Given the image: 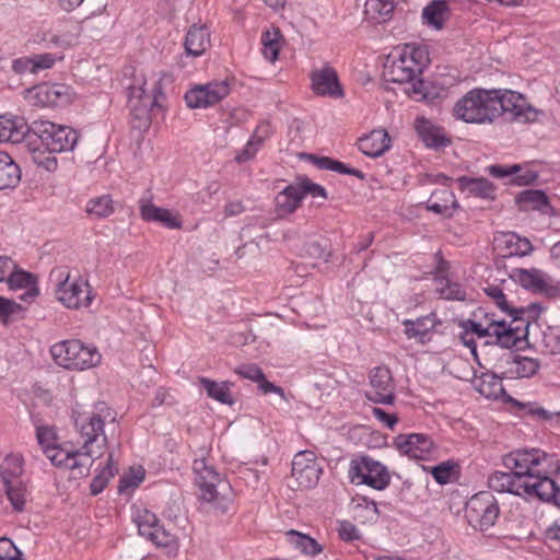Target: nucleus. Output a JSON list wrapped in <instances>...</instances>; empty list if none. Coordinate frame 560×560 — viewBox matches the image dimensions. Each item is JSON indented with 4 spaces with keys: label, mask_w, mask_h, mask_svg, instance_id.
I'll use <instances>...</instances> for the list:
<instances>
[{
    "label": "nucleus",
    "mask_w": 560,
    "mask_h": 560,
    "mask_svg": "<svg viewBox=\"0 0 560 560\" xmlns=\"http://www.w3.org/2000/svg\"><path fill=\"white\" fill-rule=\"evenodd\" d=\"M46 457L57 467H65L72 471L74 478L89 476L93 460L84 456L82 451H67L57 445H48L44 448Z\"/></svg>",
    "instance_id": "ddd939ff"
},
{
    "label": "nucleus",
    "mask_w": 560,
    "mask_h": 560,
    "mask_svg": "<svg viewBox=\"0 0 560 560\" xmlns=\"http://www.w3.org/2000/svg\"><path fill=\"white\" fill-rule=\"evenodd\" d=\"M457 183L460 190L467 191L476 197L485 199H494L495 197V187L487 178L462 176L457 179Z\"/></svg>",
    "instance_id": "c756f323"
},
{
    "label": "nucleus",
    "mask_w": 560,
    "mask_h": 560,
    "mask_svg": "<svg viewBox=\"0 0 560 560\" xmlns=\"http://www.w3.org/2000/svg\"><path fill=\"white\" fill-rule=\"evenodd\" d=\"M511 278L524 289L534 293H542L549 289L546 275L539 269H513Z\"/></svg>",
    "instance_id": "bb28decb"
},
{
    "label": "nucleus",
    "mask_w": 560,
    "mask_h": 560,
    "mask_svg": "<svg viewBox=\"0 0 560 560\" xmlns=\"http://www.w3.org/2000/svg\"><path fill=\"white\" fill-rule=\"evenodd\" d=\"M323 467L312 451H301L292 460V477L298 487L313 488L318 483Z\"/></svg>",
    "instance_id": "4468645a"
},
{
    "label": "nucleus",
    "mask_w": 560,
    "mask_h": 560,
    "mask_svg": "<svg viewBox=\"0 0 560 560\" xmlns=\"http://www.w3.org/2000/svg\"><path fill=\"white\" fill-rule=\"evenodd\" d=\"M310 79L312 90L316 95L340 98L343 96V89L339 82L337 71L329 65L311 72Z\"/></svg>",
    "instance_id": "6ab92c4d"
},
{
    "label": "nucleus",
    "mask_w": 560,
    "mask_h": 560,
    "mask_svg": "<svg viewBox=\"0 0 560 560\" xmlns=\"http://www.w3.org/2000/svg\"><path fill=\"white\" fill-rule=\"evenodd\" d=\"M196 485L200 491V500L211 504L221 513L228 512L232 498L231 487L214 465L206 457L196 458L192 463Z\"/></svg>",
    "instance_id": "7ed1b4c3"
},
{
    "label": "nucleus",
    "mask_w": 560,
    "mask_h": 560,
    "mask_svg": "<svg viewBox=\"0 0 560 560\" xmlns=\"http://www.w3.org/2000/svg\"><path fill=\"white\" fill-rule=\"evenodd\" d=\"M458 474V465L453 460H446L431 468V475L439 485L451 482Z\"/></svg>",
    "instance_id": "de8ad7c7"
},
{
    "label": "nucleus",
    "mask_w": 560,
    "mask_h": 560,
    "mask_svg": "<svg viewBox=\"0 0 560 560\" xmlns=\"http://www.w3.org/2000/svg\"><path fill=\"white\" fill-rule=\"evenodd\" d=\"M511 317L510 322H506V326H510L511 328H520L523 330V334L521 332L520 338L516 340L515 346L517 347L518 343L527 339L528 331H529V325L526 323L525 317H522L520 314H508Z\"/></svg>",
    "instance_id": "bf43d9fd"
},
{
    "label": "nucleus",
    "mask_w": 560,
    "mask_h": 560,
    "mask_svg": "<svg viewBox=\"0 0 560 560\" xmlns=\"http://www.w3.org/2000/svg\"><path fill=\"white\" fill-rule=\"evenodd\" d=\"M514 475L515 478L512 480L510 493L518 497H530V478L515 471Z\"/></svg>",
    "instance_id": "5fc2aeb1"
},
{
    "label": "nucleus",
    "mask_w": 560,
    "mask_h": 560,
    "mask_svg": "<svg viewBox=\"0 0 560 560\" xmlns=\"http://www.w3.org/2000/svg\"><path fill=\"white\" fill-rule=\"evenodd\" d=\"M32 133L38 137L42 144L50 153L73 151L79 133L66 125H57L48 120H35L31 125Z\"/></svg>",
    "instance_id": "0eeeda50"
},
{
    "label": "nucleus",
    "mask_w": 560,
    "mask_h": 560,
    "mask_svg": "<svg viewBox=\"0 0 560 560\" xmlns=\"http://www.w3.org/2000/svg\"><path fill=\"white\" fill-rule=\"evenodd\" d=\"M55 57L51 54H39L31 58L32 61V73H36L39 70L49 69L55 63Z\"/></svg>",
    "instance_id": "680f3d73"
},
{
    "label": "nucleus",
    "mask_w": 560,
    "mask_h": 560,
    "mask_svg": "<svg viewBox=\"0 0 560 560\" xmlns=\"http://www.w3.org/2000/svg\"><path fill=\"white\" fill-rule=\"evenodd\" d=\"M50 353L59 366L68 370L83 371L101 362V354L95 347L85 346L77 339L55 343Z\"/></svg>",
    "instance_id": "39448f33"
},
{
    "label": "nucleus",
    "mask_w": 560,
    "mask_h": 560,
    "mask_svg": "<svg viewBox=\"0 0 560 560\" xmlns=\"http://www.w3.org/2000/svg\"><path fill=\"white\" fill-rule=\"evenodd\" d=\"M513 478H515V475L512 470H510V472L494 471L489 476L488 485L497 492L510 493L512 480H514Z\"/></svg>",
    "instance_id": "8fccbe9b"
},
{
    "label": "nucleus",
    "mask_w": 560,
    "mask_h": 560,
    "mask_svg": "<svg viewBox=\"0 0 560 560\" xmlns=\"http://www.w3.org/2000/svg\"><path fill=\"white\" fill-rule=\"evenodd\" d=\"M144 472L141 469L132 471V476H124L119 480L118 491L122 492L128 488H136L143 480Z\"/></svg>",
    "instance_id": "e2e57ef3"
},
{
    "label": "nucleus",
    "mask_w": 560,
    "mask_h": 560,
    "mask_svg": "<svg viewBox=\"0 0 560 560\" xmlns=\"http://www.w3.org/2000/svg\"><path fill=\"white\" fill-rule=\"evenodd\" d=\"M390 137L384 129H376L361 137L358 141L359 150L366 156L378 158L390 148Z\"/></svg>",
    "instance_id": "b1692460"
},
{
    "label": "nucleus",
    "mask_w": 560,
    "mask_h": 560,
    "mask_svg": "<svg viewBox=\"0 0 560 560\" xmlns=\"http://www.w3.org/2000/svg\"><path fill=\"white\" fill-rule=\"evenodd\" d=\"M419 138L431 149H443L451 144V139L445 135L441 127L433 125L424 117H418L415 122Z\"/></svg>",
    "instance_id": "5701e85b"
},
{
    "label": "nucleus",
    "mask_w": 560,
    "mask_h": 560,
    "mask_svg": "<svg viewBox=\"0 0 560 560\" xmlns=\"http://www.w3.org/2000/svg\"><path fill=\"white\" fill-rule=\"evenodd\" d=\"M295 186L301 195V198L303 199L306 195H311L312 197H323L324 199L327 198V191L326 189L316 184L313 183L308 177H299L295 182Z\"/></svg>",
    "instance_id": "3c124183"
},
{
    "label": "nucleus",
    "mask_w": 560,
    "mask_h": 560,
    "mask_svg": "<svg viewBox=\"0 0 560 560\" xmlns=\"http://www.w3.org/2000/svg\"><path fill=\"white\" fill-rule=\"evenodd\" d=\"M438 324L439 320L434 313L420 316L416 319H404V334L408 339H412L420 345H425L431 340V332Z\"/></svg>",
    "instance_id": "4be33fe9"
},
{
    "label": "nucleus",
    "mask_w": 560,
    "mask_h": 560,
    "mask_svg": "<svg viewBox=\"0 0 560 560\" xmlns=\"http://www.w3.org/2000/svg\"><path fill=\"white\" fill-rule=\"evenodd\" d=\"M0 560H23L22 552L9 538H0Z\"/></svg>",
    "instance_id": "13d9d810"
},
{
    "label": "nucleus",
    "mask_w": 560,
    "mask_h": 560,
    "mask_svg": "<svg viewBox=\"0 0 560 560\" xmlns=\"http://www.w3.org/2000/svg\"><path fill=\"white\" fill-rule=\"evenodd\" d=\"M21 180V170L12 158L0 152V190L14 188Z\"/></svg>",
    "instance_id": "c9c22d12"
},
{
    "label": "nucleus",
    "mask_w": 560,
    "mask_h": 560,
    "mask_svg": "<svg viewBox=\"0 0 560 560\" xmlns=\"http://www.w3.org/2000/svg\"><path fill=\"white\" fill-rule=\"evenodd\" d=\"M51 277L56 278V298L68 308L86 307L91 304L92 296L88 281L81 277L71 278L67 267H59L51 271Z\"/></svg>",
    "instance_id": "423d86ee"
},
{
    "label": "nucleus",
    "mask_w": 560,
    "mask_h": 560,
    "mask_svg": "<svg viewBox=\"0 0 560 560\" xmlns=\"http://www.w3.org/2000/svg\"><path fill=\"white\" fill-rule=\"evenodd\" d=\"M85 211L97 219L108 218L115 212V201L110 195H102L90 199Z\"/></svg>",
    "instance_id": "37998d69"
},
{
    "label": "nucleus",
    "mask_w": 560,
    "mask_h": 560,
    "mask_svg": "<svg viewBox=\"0 0 560 560\" xmlns=\"http://www.w3.org/2000/svg\"><path fill=\"white\" fill-rule=\"evenodd\" d=\"M493 90V105L500 116H506L511 121L532 122L537 119L538 112L530 106L518 92L504 89Z\"/></svg>",
    "instance_id": "1a4fd4ad"
},
{
    "label": "nucleus",
    "mask_w": 560,
    "mask_h": 560,
    "mask_svg": "<svg viewBox=\"0 0 560 560\" xmlns=\"http://www.w3.org/2000/svg\"><path fill=\"white\" fill-rule=\"evenodd\" d=\"M30 132L31 126L23 118L0 116V142L19 143Z\"/></svg>",
    "instance_id": "a878e982"
},
{
    "label": "nucleus",
    "mask_w": 560,
    "mask_h": 560,
    "mask_svg": "<svg viewBox=\"0 0 560 560\" xmlns=\"http://www.w3.org/2000/svg\"><path fill=\"white\" fill-rule=\"evenodd\" d=\"M397 0H366L364 15L369 22L382 23L390 19Z\"/></svg>",
    "instance_id": "2f4dec72"
},
{
    "label": "nucleus",
    "mask_w": 560,
    "mask_h": 560,
    "mask_svg": "<svg viewBox=\"0 0 560 560\" xmlns=\"http://www.w3.org/2000/svg\"><path fill=\"white\" fill-rule=\"evenodd\" d=\"M285 539L296 550L307 556H316L323 551V547L317 540L294 529L285 533Z\"/></svg>",
    "instance_id": "4c0bfd02"
},
{
    "label": "nucleus",
    "mask_w": 560,
    "mask_h": 560,
    "mask_svg": "<svg viewBox=\"0 0 560 560\" xmlns=\"http://www.w3.org/2000/svg\"><path fill=\"white\" fill-rule=\"evenodd\" d=\"M140 214L144 221L160 222L168 229H180L182 222L165 208L156 207L151 202L140 201Z\"/></svg>",
    "instance_id": "cd10ccee"
},
{
    "label": "nucleus",
    "mask_w": 560,
    "mask_h": 560,
    "mask_svg": "<svg viewBox=\"0 0 560 560\" xmlns=\"http://www.w3.org/2000/svg\"><path fill=\"white\" fill-rule=\"evenodd\" d=\"M308 160L313 162L315 166H317L319 170H329L334 171L340 174H347L355 176L360 179H364L365 175L362 171L358 168L350 167L346 165L345 163L334 160L328 156H316L314 154L307 155Z\"/></svg>",
    "instance_id": "58836bf2"
},
{
    "label": "nucleus",
    "mask_w": 560,
    "mask_h": 560,
    "mask_svg": "<svg viewBox=\"0 0 560 560\" xmlns=\"http://www.w3.org/2000/svg\"><path fill=\"white\" fill-rule=\"evenodd\" d=\"M542 310L544 307L539 303H530L527 306L513 307L510 314H520L522 317H525L526 323L530 326L532 322L537 320Z\"/></svg>",
    "instance_id": "6e6d98bb"
},
{
    "label": "nucleus",
    "mask_w": 560,
    "mask_h": 560,
    "mask_svg": "<svg viewBox=\"0 0 560 560\" xmlns=\"http://www.w3.org/2000/svg\"><path fill=\"white\" fill-rule=\"evenodd\" d=\"M138 532L159 547H170L175 542V536L160 525L155 514L148 510L139 511L135 517Z\"/></svg>",
    "instance_id": "f3484780"
},
{
    "label": "nucleus",
    "mask_w": 560,
    "mask_h": 560,
    "mask_svg": "<svg viewBox=\"0 0 560 560\" xmlns=\"http://www.w3.org/2000/svg\"><path fill=\"white\" fill-rule=\"evenodd\" d=\"M509 362L513 364V368L510 370V372L520 378L532 377L540 369V362L538 359L520 354L511 355V361Z\"/></svg>",
    "instance_id": "79ce46f5"
},
{
    "label": "nucleus",
    "mask_w": 560,
    "mask_h": 560,
    "mask_svg": "<svg viewBox=\"0 0 560 560\" xmlns=\"http://www.w3.org/2000/svg\"><path fill=\"white\" fill-rule=\"evenodd\" d=\"M235 373L241 377L250 380L255 383L262 378V375L265 374L256 364H243L235 370Z\"/></svg>",
    "instance_id": "052dcab7"
},
{
    "label": "nucleus",
    "mask_w": 560,
    "mask_h": 560,
    "mask_svg": "<svg viewBox=\"0 0 560 560\" xmlns=\"http://www.w3.org/2000/svg\"><path fill=\"white\" fill-rule=\"evenodd\" d=\"M4 491L8 500L12 508L16 512L24 511L25 503L27 501V489L22 480H15L13 482L3 483Z\"/></svg>",
    "instance_id": "a18cd8bd"
},
{
    "label": "nucleus",
    "mask_w": 560,
    "mask_h": 560,
    "mask_svg": "<svg viewBox=\"0 0 560 560\" xmlns=\"http://www.w3.org/2000/svg\"><path fill=\"white\" fill-rule=\"evenodd\" d=\"M429 62L425 46L406 44L389 56L384 67V77L394 83H409L410 88L406 90L409 95L424 97V81L420 77Z\"/></svg>",
    "instance_id": "f257e3e1"
},
{
    "label": "nucleus",
    "mask_w": 560,
    "mask_h": 560,
    "mask_svg": "<svg viewBox=\"0 0 560 560\" xmlns=\"http://www.w3.org/2000/svg\"><path fill=\"white\" fill-rule=\"evenodd\" d=\"M302 201L301 195L294 184L287 186L276 197V210L279 217L293 213Z\"/></svg>",
    "instance_id": "f704fd0d"
},
{
    "label": "nucleus",
    "mask_w": 560,
    "mask_h": 560,
    "mask_svg": "<svg viewBox=\"0 0 560 560\" xmlns=\"http://www.w3.org/2000/svg\"><path fill=\"white\" fill-rule=\"evenodd\" d=\"M107 419L115 420V417L104 401L96 402L91 412L78 413L74 417V425L82 440L80 450L93 462L102 457L106 448L104 423Z\"/></svg>",
    "instance_id": "f03ea898"
},
{
    "label": "nucleus",
    "mask_w": 560,
    "mask_h": 560,
    "mask_svg": "<svg viewBox=\"0 0 560 560\" xmlns=\"http://www.w3.org/2000/svg\"><path fill=\"white\" fill-rule=\"evenodd\" d=\"M486 294L491 298L497 306L503 311L506 314H510V311L513 310L512 306H510L505 294L503 293L502 289L498 285H491L485 289Z\"/></svg>",
    "instance_id": "4d7b16f0"
},
{
    "label": "nucleus",
    "mask_w": 560,
    "mask_h": 560,
    "mask_svg": "<svg viewBox=\"0 0 560 560\" xmlns=\"http://www.w3.org/2000/svg\"><path fill=\"white\" fill-rule=\"evenodd\" d=\"M112 463L113 456L110 454L107 458L106 467H104L102 471L93 478L90 485L91 493L93 495L101 493L107 486L109 479L114 476Z\"/></svg>",
    "instance_id": "603ef678"
},
{
    "label": "nucleus",
    "mask_w": 560,
    "mask_h": 560,
    "mask_svg": "<svg viewBox=\"0 0 560 560\" xmlns=\"http://www.w3.org/2000/svg\"><path fill=\"white\" fill-rule=\"evenodd\" d=\"M230 93L226 81H213L203 85H197L185 94V101L190 108H206L213 106Z\"/></svg>",
    "instance_id": "2eb2a0df"
},
{
    "label": "nucleus",
    "mask_w": 560,
    "mask_h": 560,
    "mask_svg": "<svg viewBox=\"0 0 560 560\" xmlns=\"http://www.w3.org/2000/svg\"><path fill=\"white\" fill-rule=\"evenodd\" d=\"M23 459L19 455H8L0 465V477L3 483L21 480Z\"/></svg>",
    "instance_id": "49530a36"
},
{
    "label": "nucleus",
    "mask_w": 560,
    "mask_h": 560,
    "mask_svg": "<svg viewBox=\"0 0 560 560\" xmlns=\"http://www.w3.org/2000/svg\"><path fill=\"white\" fill-rule=\"evenodd\" d=\"M130 125L139 132L145 131L151 126V112L158 105V95L153 98L143 86L131 85L129 88Z\"/></svg>",
    "instance_id": "9b49d317"
},
{
    "label": "nucleus",
    "mask_w": 560,
    "mask_h": 560,
    "mask_svg": "<svg viewBox=\"0 0 560 560\" xmlns=\"http://www.w3.org/2000/svg\"><path fill=\"white\" fill-rule=\"evenodd\" d=\"M199 384L210 398L229 406L234 404V398L230 390L233 383L228 381L218 383L207 377H199Z\"/></svg>",
    "instance_id": "e433bc0d"
},
{
    "label": "nucleus",
    "mask_w": 560,
    "mask_h": 560,
    "mask_svg": "<svg viewBox=\"0 0 560 560\" xmlns=\"http://www.w3.org/2000/svg\"><path fill=\"white\" fill-rule=\"evenodd\" d=\"M36 438L43 450L48 445H55L56 434L49 427H38Z\"/></svg>",
    "instance_id": "69168bd1"
},
{
    "label": "nucleus",
    "mask_w": 560,
    "mask_h": 560,
    "mask_svg": "<svg viewBox=\"0 0 560 560\" xmlns=\"http://www.w3.org/2000/svg\"><path fill=\"white\" fill-rule=\"evenodd\" d=\"M210 32L205 25H192L185 37L187 55L199 57L210 47Z\"/></svg>",
    "instance_id": "c85d7f7f"
},
{
    "label": "nucleus",
    "mask_w": 560,
    "mask_h": 560,
    "mask_svg": "<svg viewBox=\"0 0 560 560\" xmlns=\"http://www.w3.org/2000/svg\"><path fill=\"white\" fill-rule=\"evenodd\" d=\"M26 307L21 303L0 295V322L9 325L24 318Z\"/></svg>",
    "instance_id": "c03bdc74"
},
{
    "label": "nucleus",
    "mask_w": 560,
    "mask_h": 560,
    "mask_svg": "<svg viewBox=\"0 0 560 560\" xmlns=\"http://www.w3.org/2000/svg\"><path fill=\"white\" fill-rule=\"evenodd\" d=\"M457 207L456 198L448 189L434 191L427 205L428 210L447 218L453 215V210Z\"/></svg>",
    "instance_id": "7c9ffc66"
},
{
    "label": "nucleus",
    "mask_w": 560,
    "mask_h": 560,
    "mask_svg": "<svg viewBox=\"0 0 560 560\" xmlns=\"http://www.w3.org/2000/svg\"><path fill=\"white\" fill-rule=\"evenodd\" d=\"M464 327L465 329H467L471 335L475 334L477 335L479 338H483V337H487V336H490V337H493V334L492 331L489 329V327H487L482 320H472V319H468L465 324H464Z\"/></svg>",
    "instance_id": "0e129e2a"
},
{
    "label": "nucleus",
    "mask_w": 560,
    "mask_h": 560,
    "mask_svg": "<svg viewBox=\"0 0 560 560\" xmlns=\"http://www.w3.org/2000/svg\"><path fill=\"white\" fill-rule=\"evenodd\" d=\"M542 346L550 354H560V329L548 328L542 334Z\"/></svg>",
    "instance_id": "864d4df0"
},
{
    "label": "nucleus",
    "mask_w": 560,
    "mask_h": 560,
    "mask_svg": "<svg viewBox=\"0 0 560 560\" xmlns=\"http://www.w3.org/2000/svg\"><path fill=\"white\" fill-rule=\"evenodd\" d=\"M450 16V8L444 0H433L422 11L423 22L435 30H442Z\"/></svg>",
    "instance_id": "72a5a7b5"
},
{
    "label": "nucleus",
    "mask_w": 560,
    "mask_h": 560,
    "mask_svg": "<svg viewBox=\"0 0 560 560\" xmlns=\"http://www.w3.org/2000/svg\"><path fill=\"white\" fill-rule=\"evenodd\" d=\"M500 515V508L494 495L489 491L474 494L466 504V516L470 524L481 532L492 527Z\"/></svg>",
    "instance_id": "9d476101"
},
{
    "label": "nucleus",
    "mask_w": 560,
    "mask_h": 560,
    "mask_svg": "<svg viewBox=\"0 0 560 560\" xmlns=\"http://www.w3.org/2000/svg\"><path fill=\"white\" fill-rule=\"evenodd\" d=\"M395 447L409 458L425 460L434 452L432 439L422 433L399 434L394 440Z\"/></svg>",
    "instance_id": "a211bd4d"
},
{
    "label": "nucleus",
    "mask_w": 560,
    "mask_h": 560,
    "mask_svg": "<svg viewBox=\"0 0 560 560\" xmlns=\"http://www.w3.org/2000/svg\"><path fill=\"white\" fill-rule=\"evenodd\" d=\"M520 171H521V166L517 164H514L511 166H509V165H491L489 167L490 175H492L493 177H497V178L508 177V176L517 174Z\"/></svg>",
    "instance_id": "338daca9"
},
{
    "label": "nucleus",
    "mask_w": 560,
    "mask_h": 560,
    "mask_svg": "<svg viewBox=\"0 0 560 560\" xmlns=\"http://www.w3.org/2000/svg\"><path fill=\"white\" fill-rule=\"evenodd\" d=\"M283 36L278 27H271L261 34L262 54L269 61H276Z\"/></svg>",
    "instance_id": "a19ab883"
},
{
    "label": "nucleus",
    "mask_w": 560,
    "mask_h": 560,
    "mask_svg": "<svg viewBox=\"0 0 560 560\" xmlns=\"http://www.w3.org/2000/svg\"><path fill=\"white\" fill-rule=\"evenodd\" d=\"M8 287L11 291L24 290L19 295V300L25 303H32L39 294L37 287V277L22 269H14L7 279Z\"/></svg>",
    "instance_id": "412c9836"
},
{
    "label": "nucleus",
    "mask_w": 560,
    "mask_h": 560,
    "mask_svg": "<svg viewBox=\"0 0 560 560\" xmlns=\"http://www.w3.org/2000/svg\"><path fill=\"white\" fill-rule=\"evenodd\" d=\"M545 540L550 548L560 550V525L552 524L545 532Z\"/></svg>",
    "instance_id": "774afa93"
},
{
    "label": "nucleus",
    "mask_w": 560,
    "mask_h": 560,
    "mask_svg": "<svg viewBox=\"0 0 560 560\" xmlns=\"http://www.w3.org/2000/svg\"><path fill=\"white\" fill-rule=\"evenodd\" d=\"M348 475L352 483L366 485L380 491L386 489L392 479L388 468L370 456L353 458Z\"/></svg>",
    "instance_id": "6e6552de"
},
{
    "label": "nucleus",
    "mask_w": 560,
    "mask_h": 560,
    "mask_svg": "<svg viewBox=\"0 0 560 560\" xmlns=\"http://www.w3.org/2000/svg\"><path fill=\"white\" fill-rule=\"evenodd\" d=\"M546 472L545 470V472L536 474L530 478V497L560 505V488Z\"/></svg>",
    "instance_id": "393cba45"
},
{
    "label": "nucleus",
    "mask_w": 560,
    "mask_h": 560,
    "mask_svg": "<svg viewBox=\"0 0 560 560\" xmlns=\"http://www.w3.org/2000/svg\"><path fill=\"white\" fill-rule=\"evenodd\" d=\"M515 201L524 211L538 210L547 213L550 208L549 199L542 190H524L516 196Z\"/></svg>",
    "instance_id": "473e14b6"
},
{
    "label": "nucleus",
    "mask_w": 560,
    "mask_h": 560,
    "mask_svg": "<svg viewBox=\"0 0 560 560\" xmlns=\"http://www.w3.org/2000/svg\"><path fill=\"white\" fill-rule=\"evenodd\" d=\"M502 243L505 246L506 253L504 256H526L532 253L533 245L528 238L521 237L514 232L502 234Z\"/></svg>",
    "instance_id": "ea45409f"
},
{
    "label": "nucleus",
    "mask_w": 560,
    "mask_h": 560,
    "mask_svg": "<svg viewBox=\"0 0 560 560\" xmlns=\"http://www.w3.org/2000/svg\"><path fill=\"white\" fill-rule=\"evenodd\" d=\"M438 292L440 296L446 300L464 301L466 293L462 285L457 282H452L447 278L438 279Z\"/></svg>",
    "instance_id": "09e8293b"
},
{
    "label": "nucleus",
    "mask_w": 560,
    "mask_h": 560,
    "mask_svg": "<svg viewBox=\"0 0 560 560\" xmlns=\"http://www.w3.org/2000/svg\"><path fill=\"white\" fill-rule=\"evenodd\" d=\"M548 460V455L541 450H516L503 457V465L512 471L533 478L536 474L545 472L542 466Z\"/></svg>",
    "instance_id": "f8f14e48"
},
{
    "label": "nucleus",
    "mask_w": 560,
    "mask_h": 560,
    "mask_svg": "<svg viewBox=\"0 0 560 560\" xmlns=\"http://www.w3.org/2000/svg\"><path fill=\"white\" fill-rule=\"evenodd\" d=\"M453 116L467 124H491L499 118L493 105V90L476 88L462 96L453 107Z\"/></svg>",
    "instance_id": "20e7f679"
},
{
    "label": "nucleus",
    "mask_w": 560,
    "mask_h": 560,
    "mask_svg": "<svg viewBox=\"0 0 560 560\" xmlns=\"http://www.w3.org/2000/svg\"><path fill=\"white\" fill-rule=\"evenodd\" d=\"M369 378L373 390L365 393V397L375 404L393 405L395 394L390 370L385 365L376 366L371 370Z\"/></svg>",
    "instance_id": "dca6fc26"
},
{
    "label": "nucleus",
    "mask_w": 560,
    "mask_h": 560,
    "mask_svg": "<svg viewBox=\"0 0 560 560\" xmlns=\"http://www.w3.org/2000/svg\"><path fill=\"white\" fill-rule=\"evenodd\" d=\"M479 314H482L481 320L492 331L497 345L508 349L515 346L516 340L520 338L518 336H521V332L523 334L522 329L506 326L505 319H497L492 313L479 310L478 313H475V316L478 317Z\"/></svg>",
    "instance_id": "aec40b11"
}]
</instances>
